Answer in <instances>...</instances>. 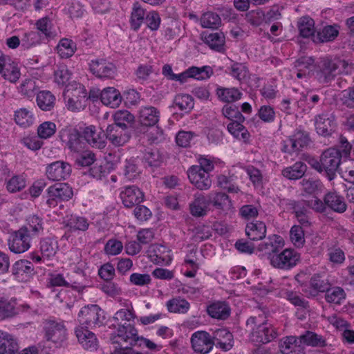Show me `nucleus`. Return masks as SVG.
I'll use <instances>...</instances> for the list:
<instances>
[{
	"mask_svg": "<svg viewBox=\"0 0 354 354\" xmlns=\"http://www.w3.org/2000/svg\"><path fill=\"white\" fill-rule=\"evenodd\" d=\"M249 339L255 344H268L279 336L277 328L268 323L264 313L250 317L246 322Z\"/></svg>",
	"mask_w": 354,
	"mask_h": 354,
	"instance_id": "nucleus-1",
	"label": "nucleus"
},
{
	"mask_svg": "<svg viewBox=\"0 0 354 354\" xmlns=\"http://www.w3.org/2000/svg\"><path fill=\"white\" fill-rule=\"evenodd\" d=\"M347 64L344 60L339 59H322L318 65L316 71L317 81L322 84H328L342 73Z\"/></svg>",
	"mask_w": 354,
	"mask_h": 354,
	"instance_id": "nucleus-2",
	"label": "nucleus"
},
{
	"mask_svg": "<svg viewBox=\"0 0 354 354\" xmlns=\"http://www.w3.org/2000/svg\"><path fill=\"white\" fill-rule=\"evenodd\" d=\"M104 316L97 305L83 307L78 313L80 326L84 328L100 327L103 324Z\"/></svg>",
	"mask_w": 354,
	"mask_h": 354,
	"instance_id": "nucleus-3",
	"label": "nucleus"
},
{
	"mask_svg": "<svg viewBox=\"0 0 354 354\" xmlns=\"http://www.w3.org/2000/svg\"><path fill=\"white\" fill-rule=\"evenodd\" d=\"M45 339L53 343L56 347L62 346L66 339V328L64 322L54 319H47L44 322Z\"/></svg>",
	"mask_w": 354,
	"mask_h": 354,
	"instance_id": "nucleus-4",
	"label": "nucleus"
},
{
	"mask_svg": "<svg viewBox=\"0 0 354 354\" xmlns=\"http://www.w3.org/2000/svg\"><path fill=\"white\" fill-rule=\"evenodd\" d=\"M322 163L324 174L329 180L336 177V173L339 167L342 160L340 149L331 147L326 149L321 154Z\"/></svg>",
	"mask_w": 354,
	"mask_h": 354,
	"instance_id": "nucleus-5",
	"label": "nucleus"
},
{
	"mask_svg": "<svg viewBox=\"0 0 354 354\" xmlns=\"http://www.w3.org/2000/svg\"><path fill=\"white\" fill-rule=\"evenodd\" d=\"M139 337L138 330L133 325L124 323V325L117 328L116 333L111 334L110 340L112 344L121 346L124 344L133 346L138 344Z\"/></svg>",
	"mask_w": 354,
	"mask_h": 354,
	"instance_id": "nucleus-6",
	"label": "nucleus"
},
{
	"mask_svg": "<svg viewBox=\"0 0 354 354\" xmlns=\"http://www.w3.org/2000/svg\"><path fill=\"white\" fill-rule=\"evenodd\" d=\"M300 260V254L293 249L286 248L270 257V264L275 268L290 270Z\"/></svg>",
	"mask_w": 354,
	"mask_h": 354,
	"instance_id": "nucleus-7",
	"label": "nucleus"
},
{
	"mask_svg": "<svg viewBox=\"0 0 354 354\" xmlns=\"http://www.w3.org/2000/svg\"><path fill=\"white\" fill-rule=\"evenodd\" d=\"M310 141L308 132L297 129L292 136L283 141L281 151L289 154L297 153L304 147H307Z\"/></svg>",
	"mask_w": 354,
	"mask_h": 354,
	"instance_id": "nucleus-8",
	"label": "nucleus"
},
{
	"mask_svg": "<svg viewBox=\"0 0 354 354\" xmlns=\"http://www.w3.org/2000/svg\"><path fill=\"white\" fill-rule=\"evenodd\" d=\"M32 239L26 227H21L11 234L8 241L9 249L15 254L23 253L30 248Z\"/></svg>",
	"mask_w": 354,
	"mask_h": 354,
	"instance_id": "nucleus-9",
	"label": "nucleus"
},
{
	"mask_svg": "<svg viewBox=\"0 0 354 354\" xmlns=\"http://www.w3.org/2000/svg\"><path fill=\"white\" fill-rule=\"evenodd\" d=\"M73 195V189L68 184L57 183L48 188L46 203L49 207H55L58 201H68Z\"/></svg>",
	"mask_w": 354,
	"mask_h": 354,
	"instance_id": "nucleus-10",
	"label": "nucleus"
},
{
	"mask_svg": "<svg viewBox=\"0 0 354 354\" xmlns=\"http://www.w3.org/2000/svg\"><path fill=\"white\" fill-rule=\"evenodd\" d=\"M190 342L194 351L199 354L209 353L215 344L212 336L205 330L194 332L191 336Z\"/></svg>",
	"mask_w": 354,
	"mask_h": 354,
	"instance_id": "nucleus-11",
	"label": "nucleus"
},
{
	"mask_svg": "<svg viewBox=\"0 0 354 354\" xmlns=\"http://www.w3.org/2000/svg\"><path fill=\"white\" fill-rule=\"evenodd\" d=\"M89 70L93 75L100 79L113 78L117 73L115 65L104 58L91 60Z\"/></svg>",
	"mask_w": 354,
	"mask_h": 354,
	"instance_id": "nucleus-12",
	"label": "nucleus"
},
{
	"mask_svg": "<svg viewBox=\"0 0 354 354\" xmlns=\"http://www.w3.org/2000/svg\"><path fill=\"white\" fill-rule=\"evenodd\" d=\"M71 173V165L64 161H55L46 167V176L52 181H59L66 180Z\"/></svg>",
	"mask_w": 354,
	"mask_h": 354,
	"instance_id": "nucleus-13",
	"label": "nucleus"
},
{
	"mask_svg": "<svg viewBox=\"0 0 354 354\" xmlns=\"http://www.w3.org/2000/svg\"><path fill=\"white\" fill-rule=\"evenodd\" d=\"M190 183L198 189L207 190L212 186V180L209 174L203 171L200 167L192 166L187 171Z\"/></svg>",
	"mask_w": 354,
	"mask_h": 354,
	"instance_id": "nucleus-14",
	"label": "nucleus"
},
{
	"mask_svg": "<svg viewBox=\"0 0 354 354\" xmlns=\"http://www.w3.org/2000/svg\"><path fill=\"white\" fill-rule=\"evenodd\" d=\"M331 286L329 280L324 278V277L320 274H313L310 281L309 285L305 286L302 288V291L308 296L315 297H317L319 293H324L327 290L328 288Z\"/></svg>",
	"mask_w": 354,
	"mask_h": 354,
	"instance_id": "nucleus-15",
	"label": "nucleus"
},
{
	"mask_svg": "<svg viewBox=\"0 0 354 354\" xmlns=\"http://www.w3.org/2000/svg\"><path fill=\"white\" fill-rule=\"evenodd\" d=\"M212 74L213 71L209 66H205L201 68L192 66L180 74H176L174 81H178L181 83H184L187 82L188 78L204 80L209 78Z\"/></svg>",
	"mask_w": 354,
	"mask_h": 354,
	"instance_id": "nucleus-16",
	"label": "nucleus"
},
{
	"mask_svg": "<svg viewBox=\"0 0 354 354\" xmlns=\"http://www.w3.org/2000/svg\"><path fill=\"white\" fill-rule=\"evenodd\" d=\"M106 136L113 145L121 147L129 142L131 138V132L129 129L109 124L106 129Z\"/></svg>",
	"mask_w": 354,
	"mask_h": 354,
	"instance_id": "nucleus-17",
	"label": "nucleus"
},
{
	"mask_svg": "<svg viewBox=\"0 0 354 354\" xmlns=\"http://www.w3.org/2000/svg\"><path fill=\"white\" fill-rule=\"evenodd\" d=\"M284 246L283 238L277 234L270 235L266 241L258 245V250L263 252L268 256L270 261V257L277 254Z\"/></svg>",
	"mask_w": 354,
	"mask_h": 354,
	"instance_id": "nucleus-18",
	"label": "nucleus"
},
{
	"mask_svg": "<svg viewBox=\"0 0 354 354\" xmlns=\"http://www.w3.org/2000/svg\"><path fill=\"white\" fill-rule=\"evenodd\" d=\"M279 347L282 354H305V348L301 345L299 337H284L280 339Z\"/></svg>",
	"mask_w": 354,
	"mask_h": 354,
	"instance_id": "nucleus-19",
	"label": "nucleus"
},
{
	"mask_svg": "<svg viewBox=\"0 0 354 354\" xmlns=\"http://www.w3.org/2000/svg\"><path fill=\"white\" fill-rule=\"evenodd\" d=\"M120 198L126 207L131 208L143 201L144 194L136 186H127L120 192Z\"/></svg>",
	"mask_w": 354,
	"mask_h": 354,
	"instance_id": "nucleus-20",
	"label": "nucleus"
},
{
	"mask_svg": "<svg viewBox=\"0 0 354 354\" xmlns=\"http://www.w3.org/2000/svg\"><path fill=\"white\" fill-rule=\"evenodd\" d=\"M317 133L322 136H328L334 131L335 123L331 114L322 113L315 118Z\"/></svg>",
	"mask_w": 354,
	"mask_h": 354,
	"instance_id": "nucleus-21",
	"label": "nucleus"
},
{
	"mask_svg": "<svg viewBox=\"0 0 354 354\" xmlns=\"http://www.w3.org/2000/svg\"><path fill=\"white\" fill-rule=\"evenodd\" d=\"M151 261L156 264H169L171 261V251L165 245H151L148 250Z\"/></svg>",
	"mask_w": 354,
	"mask_h": 354,
	"instance_id": "nucleus-22",
	"label": "nucleus"
},
{
	"mask_svg": "<svg viewBox=\"0 0 354 354\" xmlns=\"http://www.w3.org/2000/svg\"><path fill=\"white\" fill-rule=\"evenodd\" d=\"M75 335L80 344L86 350L95 351L98 346V341L95 335L84 328L83 326H78L75 329Z\"/></svg>",
	"mask_w": 354,
	"mask_h": 354,
	"instance_id": "nucleus-23",
	"label": "nucleus"
},
{
	"mask_svg": "<svg viewBox=\"0 0 354 354\" xmlns=\"http://www.w3.org/2000/svg\"><path fill=\"white\" fill-rule=\"evenodd\" d=\"M212 339L215 346L223 351H228L234 346L233 335L226 328H219L214 331Z\"/></svg>",
	"mask_w": 354,
	"mask_h": 354,
	"instance_id": "nucleus-24",
	"label": "nucleus"
},
{
	"mask_svg": "<svg viewBox=\"0 0 354 354\" xmlns=\"http://www.w3.org/2000/svg\"><path fill=\"white\" fill-rule=\"evenodd\" d=\"M209 200L203 194L194 195V201L189 204L190 213L195 217H203L209 212Z\"/></svg>",
	"mask_w": 354,
	"mask_h": 354,
	"instance_id": "nucleus-25",
	"label": "nucleus"
},
{
	"mask_svg": "<svg viewBox=\"0 0 354 354\" xmlns=\"http://www.w3.org/2000/svg\"><path fill=\"white\" fill-rule=\"evenodd\" d=\"M324 201L328 207L335 212L342 214L347 209L344 197L336 192H328L324 196Z\"/></svg>",
	"mask_w": 354,
	"mask_h": 354,
	"instance_id": "nucleus-26",
	"label": "nucleus"
},
{
	"mask_svg": "<svg viewBox=\"0 0 354 354\" xmlns=\"http://www.w3.org/2000/svg\"><path fill=\"white\" fill-rule=\"evenodd\" d=\"M207 312L212 318L225 320L230 315L231 308L226 301H217L207 306Z\"/></svg>",
	"mask_w": 354,
	"mask_h": 354,
	"instance_id": "nucleus-27",
	"label": "nucleus"
},
{
	"mask_svg": "<svg viewBox=\"0 0 354 354\" xmlns=\"http://www.w3.org/2000/svg\"><path fill=\"white\" fill-rule=\"evenodd\" d=\"M160 111L154 106H145L140 109L138 120L142 126L153 127L160 120Z\"/></svg>",
	"mask_w": 354,
	"mask_h": 354,
	"instance_id": "nucleus-28",
	"label": "nucleus"
},
{
	"mask_svg": "<svg viewBox=\"0 0 354 354\" xmlns=\"http://www.w3.org/2000/svg\"><path fill=\"white\" fill-rule=\"evenodd\" d=\"M266 225L261 221H253L246 224L245 232L246 236L252 241L263 239L266 236Z\"/></svg>",
	"mask_w": 354,
	"mask_h": 354,
	"instance_id": "nucleus-29",
	"label": "nucleus"
},
{
	"mask_svg": "<svg viewBox=\"0 0 354 354\" xmlns=\"http://www.w3.org/2000/svg\"><path fill=\"white\" fill-rule=\"evenodd\" d=\"M35 26L37 28L36 31L40 35L44 41H48L57 35L51 20L47 17L38 19L35 23Z\"/></svg>",
	"mask_w": 354,
	"mask_h": 354,
	"instance_id": "nucleus-30",
	"label": "nucleus"
},
{
	"mask_svg": "<svg viewBox=\"0 0 354 354\" xmlns=\"http://www.w3.org/2000/svg\"><path fill=\"white\" fill-rule=\"evenodd\" d=\"M203 41L208 46L217 52H223L225 43V35L222 32L213 33L203 32L201 35Z\"/></svg>",
	"mask_w": 354,
	"mask_h": 354,
	"instance_id": "nucleus-31",
	"label": "nucleus"
},
{
	"mask_svg": "<svg viewBox=\"0 0 354 354\" xmlns=\"http://www.w3.org/2000/svg\"><path fill=\"white\" fill-rule=\"evenodd\" d=\"M18 350V343L14 336L0 330V354H15Z\"/></svg>",
	"mask_w": 354,
	"mask_h": 354,
	"instance_id": "nucleus-32",
	"label": "nucleus"
},
{
	"mask_svg": "<svg viewBox=\"0 0 354 354\" xmlns=\"http://www.w3.org/2000/svg\"><path fill=\"white\" fill-rule=\"evenodd\" d=\"M101 102L111 108L119 106L122 102V96L118 90L113 87L104 88L100 93Z\"/></svg>",
	"mask_w": 354,
	"mask_h": 354,
	"instance_id": "nucleus-33",
	"label": "nucleus"
},
{
	"mask_svg": "<svg viewBox=\"0 0 354 354\" xmlns=\"http://www.w3.org/2000/svg\"><path fill=\"white\" fill-rule=\"evenodd\" d=\"M82 133L84 139L93 147L102 149L106 147V142L104 137L96 132L94 126L85 127Z\"/></svg>",
	"mask_w": 354,
	"mask_h": 354,
	"instance_id": "nucleus-34",
	"label": "nucleus"
},
{
	"mask_svg": "<svg viewBox=\"0 0 354 354\" xmlns=\"http://www.w3.org/2000/svg\"><path fill=\"white\" fill-rule=\"evenodd\" d=\"M301 345L312 347H325L327 346L326 339L315 332L306 330L299 336Z\"/></svg>",
	"mask_w": 354,
	"mask_h": 354,
	"instance_id": "nucleus-35",
	"label": "nucleus"
},
{
	"mask_svg": "<svg viewBox=\"0 0 354 354\" xmlns=\"http://www.w3.org/2000/svg\"><path fill=\"white\" fill-rule=\"evenodd\" d=\"M65 226L68 227L71 232H85L88 228L89 222L86 217L78 215H71L65 221Z\"/></svg>",
	"mask_w": 354,
	"mask_h": 354,
	"instance_id": "nucleus-36",
	"label": "nucleus"
},
{
	"mask_svg": "<svg viewBox=\"0 0 354 354\" xmlns=\"http://www.w3.org/2000/svg\"><path fill=\"white\" fill-rule=\"evenodd\" d=\"M114 123L112 124L129 129L134 122L135 117L127 110H118L113 115Z\"/></svg>",
	"mask_w": 354,
	"mask_h": 354,
	"instance_id": "nucleus-37",
	"label": "nucleus"
},
{
	"mask_svg": "<svg viewBox=\"0 0 354 354\" xmlns=\"http://www.w3.org/2000/svg\"><path fill=\"white\" fill-rule=\"evenodd\" d=\"M216 94L221 101L227 103H232L238 101L243 95V93L237 88L234 87L218 88L216 89Z\"/></svg>",
	"mask_w": 354,
	"mask_h": 354,
	"instance_id": "nucleus-38",
	"label": "nucleus"
},
{
	"mask_svg": "<svg viewBox=\"0 0 354 354\" xmlns=\"http://www.w3.org/2000/svg\"><path fill=\"white\" fill-rule=\"evenodd\" d=\"M307 166L302 162H296L293 165L285 168L282 171L284 177L290 180L299 179L305 174Z\"/></svg>",
	"mask_w": 354,
	"mask_h": 354,
	"instance_id": "nucleus-39",
	"label": "nucleus"
},
{
	"mask_svg": "<svg viewBox=\"0 0 354 354\" xmlns=\"http://www.w3.org/2000/svg\"><path fill=\"white\" fill-rule=\"evenodd\" d=\"M217 186L222 189L226 190L229 193L236 194L240 192L239 186L235 182L234 175L220 174L217 176Z\"/></svg>",
	"mask_w": 354,
	"mask_h": 354,
	"instance_id": "nucleus-40",
	"label": "nucleus"
},
{
	"mask_svg": "<svg viewBox=\"0 0 354 354\" xmlns=\"http://www.w3.org/2000/svg\"><path fill=\"white\" fill-rule=\"evenodd\" d=\"M207 198L209 200V205L212 204L216 209L224 210L231 206V201L228 195L225 193H210L207 195Z\"/></svg>",
	"mask_w": 354,
	"mask_h": 354,
	"instance_id": "nucleus-41",
	"label": "nucleus"
},
{
	"mask_svg": "<svg viewBox=\"0 0 354 354\" xmlns=\"http://www.w3.org/2000/svg\"><path fill=\"white\" fill-rule=\"evenodd\" d=\"M57 250L58 243L54 239L46 238L40 241L39 250L46 260L52 259L56 254Z\"/></svg>",
	"mask_w": 354,
	"mask_h": 354,
	"instance_id": "nucleus-42",
	"label": "nucleus"
},
{
	"mask_svg": "<svg viewBox=\"0 0 354 354\" xmlns=\"http://www.w3.org/2000/svg\"><path fill=\"white\" fill-rule=\"evenodd\" d=\"M344 290L339 286H331L325 291V300L328 303L340 304L346 299Z\"/></svg>",
	"mask_w": 354,
	"mask_h": 354,
	"instance_id": "nucleus-43",
	"label": "nucleus"
},
{
	"mask_svg": "<svg viewBox=\"0 0 354 354\" xmlns=\"http://www.w3.org/2000/svg\"><path fill=\"white\" fill-rule=\"evenodd\" d=\"M243 121L234 120L227 125L228 131L236 138L246 142L249 140L250 133L241 124Z\"/></svg>",
	"mask_w": 354,
	"mask_h": 354,
	"instance_id": "nucleus-44",
	"label": "nucleus"
},
{
	"mask_svg": "<svg viewBox=\"0 0 354 354\" xmlns=\"http://www.w3.org/2000/svg\"><path fill=\"white\" fill-rule=\"evenodd\" d=\"M37 104L43 111H50L55 106V97L48 91H42L37 93Z\"/></svg>",
	"mask_w": 354,
	"mask_h": 354,
	"instance_id": "nucleus-45",
	"label": "nucleus"
},
{
	"mask_svg": "<svg viewBox=\"0 0 354 354\" xmlns=\"http://www.w3.org/2000/svg\"><path fill=\"white\" fill-rule=\"evenodd\" d=\"M26 225L22 227H26L33 238L38 236L44 230L43 219L37 215L30 216L27 220Z\"/></svg>",
	"mask_w": 354,
	"mask_h": 354,
	"instance_id": "nucleus-46",
	"label": "nucleus"
},
{
	"mask_svg": "<svg viewBox=\"0 0 354 354\" xmlns=\"http://www.w3.org/2000/svg\"><path fill=\"white\" fill-rule=\"evenodd\" d=\"M135 318L136 315L132 306L131 309L122 308L118 310L113 317V320L114 323L112 325L115 328H118L120 326L124 325V324L122 323L123 322H124V323L127 324V322L133 321Z\"/></svg>",
	"mask_w": 354,
	"mask_h": 354,
	"instance_id": "nucleus-47",
	"label": "nucleus"
},
{
	"mask_svg": "<svg viewBox=\"0 0 354 354\" xmlns=\"http://www.w3.org/2000/svg\"><path fill=\"white\" fill-rule=\"evenodd\" d=\"M18 92L24 97L31 98L37 93L39 86L34 79H25L17 88Z\"/></svg>",
	"mask_w": 354,
	"mask_h": 354,
	"instance_id": "nucleus-48",
	"label": "nucleus"
},
{
	"mask_svg": "<svg viewBox=\"0 0 354 354\" xmlns=\"http://www.w3.org/2000/svg\"><path fill=\"white\" fill-rule=\"evenodd\" d=\"M200 23L203 28L217 29L221 25V19L215 12H207L201 15Z\"/></svg>",
	"mask_w": 354,
	"mask_h": 354,
	"instance_id": "nucleus-49",
	"label": "nucleus"
},
{
	"mask_svg": "<svg viewBox=\"0 0 354 354\" xmlns=\"http://www.w3.org/2000/svg\"><path fill=\"white\" fill-rule=\"evenodd\" d=\"M57 53L62 58H68L73 55L76 50V44L67 38L62 39L57 46Z\"/></svg>",
	"mask_w": 354,
	"mask_h": 354,
	"instance_id": "nucleus-50",
	"label": "nucleus"
},
{
	"mask_svg": "<svg viewBox=\"0 0 354 354\" xmlns=\"http://www.w3.org/2000/svg\"><path fill=\"white\" fill-rule=\"evenodd\" d=\"M15 120L18 125L26 128L33 124L35 118L31 111L21 108L15 111Z\"/></svg>",
	"mask_w": 354,
	"mask_h": 354,
	"instance_id": "nucleus-51",
	"label": "nucleus"
},
{
	"mask_svg": "<svg viewBox=\"0 0 354 354\" xmlns=\"http://www.w3.org/2000/svg\"><path fill=\"white\" fill-rule=\"evenodd\" d=\"M145 11L138 3L133 4L131 15V26L134 30H138L145 19Z\"/></svg>",
	"mask_w": 354,
	"mask_h": 354,
	"instance_id": "nucleus-52",
	"label": "nucleus"
},
{
	"mask_svg": "<svg viewBox=\"0 0 354 354\" xmlns=\"http://www.w3.org/2000/svg\"><path fill=\"white\" fill-rule=\"evenodd\" d=\"M34 272V266L32 263L26 259H21L16 261L12 268V274L19 277L24 274L26 275L32 274Z\"/></svg>",
	"mask_w": 354,
	"mask_h": 354,
	"instance_id": "nucleus-53",
	"label": "nucleus"
},
{
	"mask_svg": "<svg viewBox=\"0 0 354 354\" xmlns=\"http://www.w3.org/2000/svg\"><path fill=\"white\" fill-rule=\"evenodd\" d=\"M167 308L170 313H186L189 308V303L180 297L174 298L167 302Z\"/></svg>",
	"mask_w": 354,
	"mask_h": 354,
	"instance_id": "nucleus-54",
	"label": "nucleus"
},
{
	"mask_svg": "<svg viewBox=\"0 0 354 354\" xmlns=\"http://www.w3.org/2000/svg\"><path fill=\"white\" fill-rule=\"evenodd\" d=\"M49 283L52 286H71L73 288L82 291L84 289L85 286L76 281L71 283L68 282L64 277L62 274H50Z\"/></svg>",
	"mask_w": 354,
	"mask_h": 354,
	"instance_id": "nucleus-55",
	"label": "nucleus"
},
{
	"mask_svg": "<svg viewBox=\"0 0 354 354\" xmlns=\"http://www.w3.org/2000/svg\"><path fill=\"white\" fill-rule=\"evenodd\" d=\"M0 73L2 74V76L5 80H8L12 83L16 82L21 75L20 70L17 65L12 62L11 59Z\"/></svg>",
	"mask_w": 354,
	"mask_h": 354,
	"instance_id": "nucleus-56",
	"label": "nucleus"
},
{
	"mask_svg": "<svg viewBox=\"0 0 354 354\" xmlns=\"http://www.w3.org/2000/svg\"><path fill=\"white\" fill-rule=\"evenodd\" d=\"M339 34L338 26H326L317 32V39L321 42H328L333 41Z\"/></svg>",
	"mask_w": 354,
	"mask_h": 354,
	"instance_id": "nucleus-57",
	"label": "nucleus"
},
{
	"mask_svg": "<svg viewBox=\"0 0 354 354\" xmlns=\"http://www.w3.org/2000/svg\"><path fill=\"white\" fill-rule=\"evenodd\" d=\"M298 28L300 35L303 37H309L314 35L315 22L314 20L309 17H303L298 21Z\"/></svg>",
	"mask_w": 354,
	"mask_h": 354,
	"instance_id": "nucleus-58",
	"label": "nucleus"
},
{
	"mask_svg": "<svg viewBox=\"0 0 354 354\" xmlns=\"http://www.w3.org/2000/svg\"><path fill=\"white\" fill-rule=\"evenodd\" d=\"M45 42L36 30L24 33L21 39V44L25 48H30L34 46Z\"/></svg>",
	"mask_w": 354,
	"mask_h": 354,
	"instance_id": "nucleus-59",
	"label": "nucleus"
},
{
	"mask_svg": "<svg viewBox=\"0 0 354 354\" xmlns=\"http://www.w3.org/2000/svg\"><path fill=\"white\" fill-rule=\"evenodd\" d=\"M290 239L291 243L298 248H302L305 244L304 232L299 225H293L290 230Z\"/></svg>",
	"mask_w": 354,
	"mask_h": 354,
	"instance_id": "nucleus-60",
	"label": "nucleus"
},
{
	"mask_svg": "<svg viewBox=\"0 0 354 354\" xmlns=\"http://www.w3.org/2000/svg\"><path fill=\"white\" fill-rule=\"evenodd\" d=\"M174 104L180 110L189 112L194 107L192 97L188 94H178L175 97Z\"/></svg>",
	"mask_w": 354,
	"mask_h": 354,
	"instance_id": "nucleus-61",
	"label": "nucleus"
},
{
	"mask_svg": "<svg viewBox=\"0 0 354 354\" xmlns=\"http://www.w3.org/2000/svg\"><path fill=\"white\" fill-rule=\"evenodd\" d=\"M140 171L138 168L137 160L135 158L127 159L124 165V175L129 180L136 178Z\"/></svg>",
	"mask_w": 354,
	"mask_h": 354,
	"instance_id": "nucleus-62",
	"label": "nucleus"
},
{
	"mask_svg": "<svg viewBox=\"0 0 354 354\" xmlns=\"http://www.w3.org/2000/svg\"><path fill=\"white\" fill-rule=\"evenodd\" d=\"M301 184L303 190L309 194H315L321 191L323 187V184L319 179L304 178L301 181Z\"/></svg>",
	"mask_w": 354,
	"mask_h": 354,
	"instance_id": "nucleus-63",
	"label": "nucleus"
},
{
	"mask_svg": "<svg viewBox=\"0 0 354 354\" xmlns=\"http://www.w3.org/2000/svg\"><path fill=\"white\" fill-rule=\"evenodd\" d=\"M142 160L149 167H158L162 162V158L159 151L153 149L146 150Z\"/></svg>",
	"mask_w": 354,
	"mask_h": 354,
	"instance_id": "nucleus-64",
	"label": "nucleus"
}]
</instances>
